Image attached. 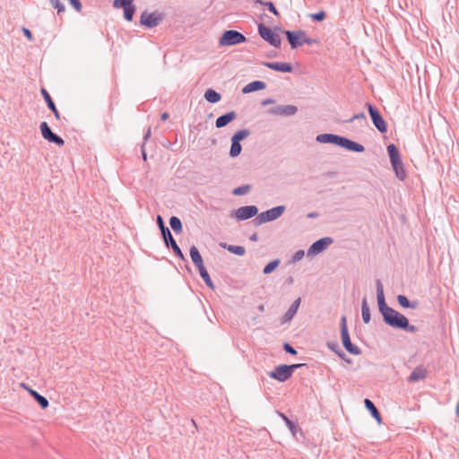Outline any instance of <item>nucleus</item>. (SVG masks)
<instances>
[{"label":"nucleus","instance_id":"nucleus-1","mask_svg":"<svg viewBox=\"0 0 459 459\" xmlns=\"http://www.w3.org/2000/svg\"><path fill=\"white\" fill-rule=\"evenodd\" d=\"M376 289L378 309L385 324L394 329H400L409 333L418 332V327L410 325L408 318L404 315L386 304L383 284L380 280L376 281Z\"/></svg>","mask_w":459,"mask_h":459},{"label":"nucleus","instance_id":"nucleus-2","mask_svg":"<svg viewBox=\"0 0 459 459\" xmlns=\"http://www.w3.org/2000/svg\"><path fill=\"white\" fill-rule=\"evenodd\" d=\"M316 140L320 143H333L354 152H363L365 151V147L362 144L333 134H318Z\"/></svg>","mask_w":459,"mask_h":459},{"label":"nucleus","instance_id":"nucleus-3","mask_svg":"<svg viewBox=\"0 0 459 459\" xmlns=\"http://www.w3.org/2000/svg\"><path fill=\"white\" fill-rule=\"evenodd\" d=\"M157 224L160 230V232H161V235L164 239L166 247H170L173 250V252L177 257L180 258L181 260L186 261V257H185L184 254L182 253L180 247H178L176 240L174 239L170 230L165 225L163 219L160 215L157 216Z\"/></svg>","mask_w":459,"mask_h":459},{"label":"nucleus","instance_id":"nucleus-4","mask_svg":"<svg viewBox=\"0 0 459 459\" xmlns=\"http://www.w3.org/2000/svg\"><path fill=\"white\" fill-rule=\"evenodd\" d=\"M341 337L342 345L348 352L353 355H359L361 353V350L351 341L345 316L341 317Z\"/></svg>","mask_w":459,"mask_h":459},{"label":"nucleus","instance_id":"nucleus-5","mask_svg":"<svg viewBox=\"0 0 459 459\" xmlns=\"http://www.w3.org/2000/svg\"><path fill=\"white\" fill-rule=\"evenodd\" d=\"M286 207L284 205H279L273 208H271L265 212L259 213L255 221L257 224H263L265 222L273 221L281 217L285 212Z\"/></svg>","mask_w":459,"mask_h":459},{"label":"nucleus","instance_id":"nucleus-6","mask_svg":"<svg viewBox=\"0 0 459 459\" xmlns=\"http://www.w3.org/2000/svg\"><path fill=\"white\" fill-rule=\"evenodd\" d=\"M246 37L238 30H226L220 38V46H233L246 42Z\"/></svg>","mask_w":459,"mask_h":459},{"label":"nucleus","instance_id":"nucleus-7","mask_svg":"<svg viewBox=\"0 0 459 459\" xmlns=\"http://www.w3.org/2000/svg\"><path fill=\"white\" fill-rule=\"evenodd\" d=\"M258 32L260 37L265 41H267L273 47L277 48L281 47V40L280 35L273 32L269 27H266L264 24L260 23L258 25Z\"/></svg>","mask_w":459,"mask_h":459},{"label":"nucleus","instance_id":"nucleus-8","mask_svg":"<svg viewBox=\"0 0 459 459\" xmlns=\"http://www.w3.org/2000/svg\"><path fill=\"white\" fill-rule=\"evenodd\" d=\"M373 125L382 134L387 131V125L376 107L370 103L366 104Z\"/></svg>","mask_w":459,"mask_h":459},{"label":"nucleus","instance_id":"nucleus-9","mask_svg":"<svg viewBox=\"0 0 459 459\" xmlns=\"http://www.w3.org/2000/svg\"><path fill=\"white\" fill-rule=\"evenodd\" d=\"M39 128L42 137L48 142L53 143L57 146H63L65 144L63 138L53 133L47 122H41Z\"/></svg>","mask_w":459,"mask_h":459},{"label":"nucleus","instance_id":"nucleus-10","mask_svg":"<svg viewBox=\"0 0 459 459\" xmlns=\"http://www.w3.org/2000/svg\"><path fill=\"white\" fill-rule=\"evenodd\" d=\"M287 39L292 49L298 48L303 45L305 31L302 30H284Z\"/></svg>","mask_w":459,"mask_h":459},{"label":"nucleus","instance_id":"nucleus-11","mask_svg":"<svg viewBox=\"0 0 459 459\" xmlns=\"http://www.w3.org/2000/svg\"><path fill=\"white\" fill-rule=\"evenodd\" d=\"M333 238L325 237L314 242L307 250V255L312 256L325 251L332 243Z\"/></svg>","mask_w":459,"mask_h":459},{"label":"nucleus","instance_id":"nucleus-12","mask_svg":"<svg viewBox=\"0 0 459 459\" xmlns=\"http://www.w3.org/2000/svg\"><path fill=\"white\" fill-rule=\"evenodd\" d=\"M258 213V209L255 205L242 206L234 211L231 216L236 217L238 221L248 220Z\"/></svg>","mask_w":459,"mask_h":459},{"label":"nucleus","instance_id":"nucleus-13","mask_svg":"<svg viewBox=\"0 0 459 459\" xmlns=\"http://www.w3.org/2000/svg\"><path fill=\"white\" fill-rule=\"evenodd\" d=\"M298 112V108L294 105H279L268 109V113L273 116L291 117Z\"/></svg>","mask_w":459,"mask_h":459},{"label":"nucleus","instance_id":"nucleus-14","mask_svg":"<svg viewBox=\"0 0 459 459\" xmlns=\"http://www.w3.org/2000/svg\"><path fill=\"white\" fill-rule=\"evenodd\" d=\"M289 368L288 365H279L269 373V377L280 382H284L291 377Z\"/></svg>","mask_w":459,"mask_h":459},{"label":"nucleus","instance_id":"nucleus-15","mask_svg":"<svg viewBox=\"0 0 459 459\" xmlns=\"http://www.w3.org/2000/svg\"><path fill=\"white\" fill-rule=\"evenodd\" d=\"M161 19V16L157 15L155 13H148L147 12H143L141 15L140 23L152 29L158 26Z\"/></svg>","mask_w":459,"mask_h":459},{"label":"nucleus","instance_id":"nucleus-16","mask_svg":"<svg viewBox=\"0 0 459 459\" xmlns=\"http://www.w3.org/2000/svg\"><path fill=\"white\" fill-rule=\"evenodd\" d=\"M427 377H428L427 368L422 365H419L412 370V372L411 373V375L408 377V381L411 383H416L420 380H424Z\"/></svg>","mask_w":459,"mask_h":459},{"label":"nucleus","instance_id":"nucleus-17","mask_svg":"<svg viewBox=\"0 0 459 459\" xmlns=\"http://www.w3.org/2000/svg\"><path fill=\"white\" fill-rule=\"evenodd\" d=\"M264 65L281 73H291L293 70L292 65L289 63L265 62L264 63Z\"/></svg>","mask_w":459,"mask_h":459},{"label":"nucleus","instance_id":"nucleus-18","mask_svg":"<svg viewBox=\"0 0 459 459\" xmlns=\"http://www.w3.org/2000/svg\"><path fill=\"white\" fill-rule=\"evenodd\" d=\"M237 118V113L235 111H230L222 116H220L215 121V126L217 128H222L229 125L230 122Z\"/></svg>","mask_w":459,"mask_h":459},{"label":"nucleus","instance_id":"nucleus-19","mask_svg":"<svg viewBox=\"0 0 459 459\" xmlns=\"http://www.w3.org/2000/svg\"><path fill=\"white\" fill-rule=\"evenodd\" d=\"M190 257L198 270L204 268L202 255L195 246L190 247Z\"/></svg>","mask_w":459,"mask_h":459},{"label":"nucleus","instance_id":"nucleus-20","mask_svg":"<svg viewBox=\"0 0 459 459\" xmlns=\"http://www.w3.org/2000/svg\"><path fill=\"white\" fill-rule=\"evenodd\" d=\"M41 94L47 103V106L48 107V108L53 112L55 117L56 119H59L60 118V115H59V112L51 98V96L49 95V93L48 92V91L45 89V88H42L41 89Z\"/></svg>","mask_w":459,"mask_h":459},{"label":"nucleus","instance_id":"nucleus-21","mask_svg":"<svg viewBox=\"0 0 459 459\" xmlns=\"http://www.w3.org/2000/svg\"><path fill=\"white\" fill-rule=\"evenodd\" d=\"M266 88L265 82L262 81H254L249 83H247L243 89L242 92L244 94L254 92L256 91H261Z\"/></svg>","mask_w":459,"mask_h":459},{"label":"nucleus","instance_id":"nucleus-22","mask_svg":"<svg viewBox=\"0 0 459 459\" xmlns=\"http://www.w3.org/2000/svg\"><path fill=\"white\" fill-rule=\"evenodd\" d=\"M364 403H365V407L369 411L371 416L378 423H381V421H382L381 414L378 411V410L377 409V407L375 406L374 403L371 400L367 398L364 400Z\"/></svg>","mask_w":459,"mask_h":459},{"label":"nucleus","instance_id":"nucleus-23","mask_svg":"<svg viewBox=\"0 0 459 459\" xmlns=\"http://www.w3.org/2000/svg\"><path fill=\"white\" fill-rule=\"evenodd\" d=\"M393 169L395 173V176L401 180L403 181L406 178V171L404 169L403 162L400 160L397 162L391 163Z\"/></svg>","mask_w":459,"mask_h":459},{"label":"nucleus","instance_id":"nucleus-24","mask_svg":"<svg viewBox=\"0 0 459 459\" xmlns=\"http://www.w3.org/2000/svg\"><path fill=\"white\" fill-rule=\"evenodd\" d=\"M397 301L404 308L415 309L418 307V301H410L406 296L402 294L397 296Z\"/></svg>","mask_w":459,"mask_h":459},{"label":"nucleus","instance_id":"nucleus-25","mask_svg":"<svg viewBox=\"0 0 459 459\" xmlns=\"http://www.w3.org/2000/svg\"><path fill=\"white\" fill-rule=\"evenodd\" d=\"M387 152L390 158L391 163L397 162L402 160L398 148L394 143H390L387 146Z\"/></svg>","mask_w":459,"mask_h":459},{"label":"nucleus","instance_id":"nucleus-26","mask_svg":"<svg viewBox=\"0 0 459 459\" xmlns=\"http://www.w3.org/2000/svg\"><path fill=\"white\" fill-rule=\"evenodd\" d=\"M220 245L221 247L227 249L229 252L239 256L244 255L246 253V249L242 246L228 245L226 243H221Z\"/></svg>","mask_w":459,"mask_h":459},{"label":"nucleus","instance_id":"nucleus-27","mask_svg":"<svg viewBox=\"0 0 459 459\" xmlns=\"http://www.w3.org/2000/svg\"><path fill=\"white\" fill-rule=\"evenodd\" d=\"M29 392L31 394V396L37 401V403L40 405V407L42 409H46L48 407L49 403H48V400L45 396L39 394L37 391L30 389V388H29Z\"/></svg>","mask_w":459,"mask_h":459},{"label":"nucleus","instance_id":"nucleus-28","mask_svg":"<svg viewBox=\"0 0 459 459\" xmlns=\"http://www.w3.org/2000/svg\"><path fill=\"white\" fill-rule=\"evenodd\" d=\"M204 98L210 103H217L221 100V96L216 91L209 89L205 91Z\"/></svg>","mask_w":459,"mask_h":459},{"label":"nucleus","instance_id":"nucleus-29","mask_svg":"<svg viewBox=\"0 0 459 459\" xmlns=\"http://www.w3.org/2000/svg\"><path fill=\"white\" fill-rule=\"evenodd\" d=\"M361 314H362V319L365 324H368L371 318L370 316V309L367 302V299L364 298L362 299L361 303Z\"/></svg>","mask_w":459,"mask_h":459},{"label":"nucleus","instance_id":"nucleus-30","mask_svg":"<svg viewBox=\"0 0 459 459\" xmlns=\"http://www.w3.org/2000/svg\"><path fill=\"white\" fill-rule=\"evenodd\" d=\"M327 347L333 351V352H335L338 357L343 360H345L346 362H351V360L349 359L346 358V355L345 353L340 349L338 343L336 342H328L327 343Z\"/></svg>","mask_w":459,"mask_h":459},{"label":"nucleus","instance_id":"nucleus-31","mask_svg":"<svg viewBox=\"0 0 459 459\" xmlns=\"http://www.w3.org/2000/svg\"><path fill=\"white\" fill-rule=\"evenodd\" d=\"M277 414L283 420V421L286 423L287 427L289 428V429L290 430V432L292 433L293 436L296 435V432H297V429H298V427L297 425L295 424L294 421H292L291 420H290L284 413L281 412V411H277Z\"/></svg>","mask_w":459,"mask_h":459},{"label":"nucleus","instance_id":"nucleus-32","mask_svg":"<svg viewBox=\"0 0 459 459\" xmlns=\"http://www.w3.org/2000/svg\"><path fill=\"white\" fill-rule=\"evenodd\" d=\"M241 151H242V146H241L240 143L234 139H231L230 156L231 158H236L241 153Z\"/></svg>","mask_w":459,"mask_h":459},{"label":"nucleus","instance_id":"nucleus-33","mask_svg":"<svg viewBox=\"0 0 459 459\" xmlns=\"http://www.w3.org/2000/svg\"><path fill=\"white\" fill-rule=\"evenodd\" d=\"M169 225H170L171 229L176 233H180L182 231L183 226H182V222L178 217H177V216L170 217Z\"/></svg>","mask_w":459,"mask_h":459},{"label":"nucleus","instance_id":"nucleus-34","mask_svg":"<svg viewBox=\"0 0 459 459\" xmlns=\"http://www.w3.org/2000/svg\"><path fill=\"white\" fill-rule=\"evenodd\" d=\"M124 9V17L126 21L131 22L133 20V16L135 11V7L129 4V5L119 6Z\"/></svg>","mask_w":459,"mask_h":459},{"label":"nucleus","instance_id":"nucleus-35","mask_svg":"<svg viewBox=\"0 0 459 459\" xmlns=\"http://www.w3.org/2000/svg\"><path fill=\"white\" fill-rule=\"evenodd\" d=\"M199 273H200V276L202 277V279L204 280V281L205 282V284L212 290L214 289V284L212 282V281L211 280V277L207 272V270L204 268L203 269H200L198 270Z\"/></svg>","mask_w":459,"mask_h":459},{"label":"nucleus","instance_id":"nucleus-36","mask_svg":"<svg viewBox=\"0 0 459 459\" xmlns=\"http://www.w3.org/2000/svg\"><path fill=\"white\" fill-rule=\"evenodd\" d=\"M279 264H280V259H274V260L271 261L270 263H268L264 267L263 273L264 274H269L272 272H273L278 267Z\"/></svg>","mask_w":459,"mask_h":459},{"label":"nucleus","instance_id":"nucleus-37","mask_svg":"<svg viewBox=\"0 0 459 459\" xmlns=\"http://www.w3.org/2000/svg\"><path fill=\"white\" fill-rule=\"evenodd\" d=\"M250 131L248 129H241L237 131L231 137V139H234L240 143V141L244 140L247 136H249Z\"/></svg>","mask_w":459,"mask_h":459},{"label":"nucleus","instance_id":"nucleus-38","mask_svg":"<svg viewBox=\"0 0 459 459\" xmlns=\"http://www.w3.org/2000/svg\"><path fill=\"white\" fill-rule=\"evenodd\" d=\"M250 189H251L250 185H243L241 186L235 188L232 191V194L234 195H247L250 191Z\"/></svg>","mask_w":459,"mask_h":459},{"label":"nucleus","instance_id":"nucleus-39","mask_svg":"<svg viewBox=\"0 0 459 459\" xmlns=\"http://www.w3.org/2000/svg\"><path fill=\"white\" fill-rule=\"evenodd\" d=\"M296 314H297V311L294 310V308L290 307L289 309L287 310V312L282 316L281 323L284 324V323L290 322Z\"/></svg>","mask_w":459,"mask_h":459},{"label":"nucleus","instance_id":"nucleus-40","mask_svg":"<svg viewBox=\"0 0 459 459\" xmlns=\"http://www.w3.org/2000/svg\"><path fill=\"white\" fill-rule=\"evenodd\" d=\"M52 4L53 7L57 10V13H60L65 10V5L59 2V0H49Z\"/></svg>","mask_w":459,"mask_h":459},{"label":"nucleus","instance_id":"nucleus-41","mask_svg":"<svg viewBox=\"0 0 459 459\" xmlns=\"http://www.w3.org/2000/svg\"><path fill=\"white\" fill-rule=\"evenodd\" d=\"M309 17L314 21L321 22L325 18V13L324 11H320L318 13L310 14Z\"/></svg>","mask_w":459,"mask_h":459},{"label":"nucleus","instance_id":"nucleus-42","mask_svg":"<svg viewBox=\"0 0 459 459\" xmlns=\"http://www.w3.org/2000/svg\"><path fill=\"white\" fill-rule=\"evenodd\" d=\"M305 255V252L304 250H298L297 252L294 253L292 258H291V262L292 263H296L299 260H301Z\"/></svg>","mask_w":459,"mask_h":459},{"label":"nucleus","instance_id":"nucleus-43","mask_svg":"<svg viewBox=\"0 0 459 459\" xmlns=\"http://www.w3.org/2000/svg\"><path fill=\"white\" fill-rule=\"evenodd\" d=\"M263 4L265 5L268 8V10L271 13H273L274 15H276V16L279 15L277 9L275 8L274 4L272 2H265Z\"/></svg>","mask_w":459,"mask_h":459},{"label":"nucleus","instance_id":"nucleus-44","mask_svg":"<svg viewBox=\"0 0 459 459\" xmlns=\"http://www.w3.org/2000/svg\"><path fill=\"white\" fill-rule=\"evenodd\" d=\"M283 350L287 352V353H290V354H292V355H295L297 354V351L290 345L289 344L288 342H285L283 344Z\"/></svg>","mask_w":459,"mask_h":459},{"label":"nucleus","instance_id":"nucleus-45","mask_svg":"<svg viewBox=\"0 0 459 459\" xmlns=\"http://www.w3.org/2000/svg\"><path fill=\"white\" fill-rule=\"evenodd\" d=\"M134 0H115L114 6H125L132 4Z\"/></svg>","mask_w":459,"mask_h":459},{"label":"nucleus","instance_id":"nucleus-46","mask_svg":"<svg viewBox=\"0 0 459 459\" xmlns=\"http://www.w3.org/2000/svg\"><path fill=\"white\" fill-rule=\"evenodd\" d=\"M70 1V4L77 11V12H81L82 10V4L80 2V0H69Z\"/></svg>","mask_w":459,"mask_h":459},{"label":"nucleus","instance_id":"nucleus-47","mask_svg":"<svg viewBox=\"0 0 459 459\" xmlns=\"http://www.w3.org/2000/svg\"><path fill=\"white\" fill-rule=\"evenodd\" d=\"M304 366H306V364H303V363L288 365V367L290 368L289 370H290V373L291 376L295 372L296 369H298L301 367H304Z\"/></svg>","mask_w":459,"mask_h":459},{"label":"nucleus","instance_id":"nucleus-48","mask_svg":"<svg viewBox=\"0 0 459 459\" xmlns=\"http://www.w3.org/2000/svg\"><path fill=\"white\" fill-rule=\"evenodd\" d=\"M357 119L366 120L365 114L363 112L355 114L351 118H350L349 122H353L354 120H357Z\"/></svg>","mask_w":459,"mask_h":459},{"label":"nucleus","instance_id":"nucleus-49","mask_svg":"<svg viewBox=\"0 0 459 459\" xmlns=\"http://www.w3.org/2000/svg\"><path fill=\"white\" fill-rule=\"evenodd\" d=\"M316 42H317L316 39L308 38L307 36V33L305 32V36H304V39H303V44L312 45V44L316 43Z\"/></svg>","mask_w":459,"mask_h":459},{"label":"nucleus","instance_id":"nucleus-50","mask_svg":"<svg viewBox=\"0 0 459 459\" xmlns=\"http://www.w3.org/2000/svg\"><path fill=\"white\" fill-rule=\"evenodd\" d=\"M22 32L24 34V36L30 40V41H32L33 40V37H32V33L31 31L27 29V28H22Z\"/></svg>","mask_w":459,"mask_h":459},{"label":"nucleus","instance_id":"nucleus-51","mask_svg":"<svg viewBox=\"0 0 459 459\" xmlns=\"http://www.w3.org/2000/svg\"><path fill=\"white\" fill-rule=\"evenodd\" d=\"M301 299L298 298L294 302L290 305V307L294 308V310L298 311L299 307L300 305Z\"/></svg>","mask_w":459,"mask_h":459},{"label":"nucleus","instance_id":"nucleus-52","mask_svg":"<svg viewBox=\"0 0 459 459\" xmlns=\"http://www.w3.org/2000/svg\"><path fill=\"white\" fill-rule=\"evenodd\" d=\"M274 103V100L273 99H265L262 101V106H267V105H270V104H273Z\"/></svg>","mask_w":459,"mask_h":459},{"label":"nucleus","instance_id":"nucleus-53","mask_svg":"<svg viewBox=\"0 0 459 459\" xmlns=\"http://www.w3.org/2000/svg\"><path fill=\"white\" fill-rule=\"evenodd\" d=\"M150 137H151V128L149 127L143 135V142L144 143L147 142Z\"/></svg>","mask_w":459,"mask_h":459},{"label":"nucleus","instance_id":"nucleus-54","mask_svg":"<svg viewBox=\"0 0 459 459\" xmlns=\"http://www.w3.org/2000/svg\"><path fill=\"white\" fill-rule=\"evenodd\" d=\"M142 156L144 161L147 160V154L144 149V143L142 145Z\"/></svg>","mask_w":459,"mask_h":459},{"label":"nucleus","instance_id":"nucleus-55","mask_svg":"<svg viewBox=\"0 0 459 459\" xmlns=\"http://www.w3.org/2000/svg\"><path fill=\"white\" fill-rule=\"evenodd\" d=\"M249 239H250L251 241H257V239H258L257 233H253V234L249 237Z\"/></svg>","mask_w":459,"mask_h":459},{"label":"nucleus","instance_id":"nucleus-56","mask_svg":"<svg viewBox=\"0 0 459 459\" xmlns=\"http://www.w3.org/2000/svg\"><path fill=\"white\" fill-rule=\"evenodd\" d=\"M160 118L162 121L167 120L169 118V114L167 112L162 113Z\"/></svg>","mask_w":459,"mask_h":459},{"label":"nucleus","instance_id":"nucleus-57","mask_svg":"<svg viewBox=\"0 0 459 459\" xmlns=\"http://www.w3.org/2000/svg\"><path fill=\"white\" fill-rule=\"evenodd\" d=\"M316 216H317V213H316V212H310L307 214L308 218H316Z\"/></svg>","mask_w":459,"mask_h":459},{"label":"nucleus","instance_id":"nucleus-58","mask_svg":"<svg viewBox=\"0 0 459 459\" xmlns=\"http://www.w3.org/2000/svg\"><path fill=\"white\" fill-rule=\"evenodd\" d=\"M287 281H288L289 284H292L293 283V278L292 277H289L287 279Z\"/></svg>","mask_w":459,"mask_h":459},{"label":"nucleus","instance_id":"nucleus-59","mask_svg":"<svg viewBox=\"0 0 459 459\" xmlns=\"http://www.w3.org/2000/svg\"><path fill=\"white\" fill-rule=\"evenodd\" d=\"M256 3H259V4H264V2H262L261 0H255Z\"/></svg>","mask_w":459,"mask_h":459},{"label":"nucleus","instance_id":"nucleus-60","mask_svg":"<svg viewBox=\"0 0 459 459\" xmlns=\"http://www.w3.org/2000/svg\"><path fill=\"white\" fill-rule=\"evenodd\" d=\"M259 309H260L261 311H263V310H264V306H263V305H262V306H260V307H259Z\"/></svg>","mask_w":459,"mask_h":459}]
</instances>
